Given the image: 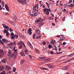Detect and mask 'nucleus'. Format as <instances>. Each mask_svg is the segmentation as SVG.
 Listing matches in <instances>:
<instances>
[{
  "label": "nucleus",
  "instance_id": "1",
  "mask_svg": "<svg viewBox=\"0 0 74 74\" xmlns=\"http://www.w3.org/2000/svg\"><path fill=\"white\" fill-rule=\"evenodd\" d=\"M18 1L20 3H21L23 5H26L27 4V2L25 0H18Z\"/></svg>",
  "mask_w": 74,
  "mask_h": 74
},
{
  "label": "nucleus",
  "instance_id": "2",
  "mask_svg": "<svg viewBox=\"0 0 74 74\" xmlns=\"http://www.w3.org/2000/svg\"><path fill=\"white\" fill-rule=\"evenodd\" d=\"M4 55V53L3 51V50H0V58L3 57Z\"/></svg>",
  "mask_w": 74,
  "mask_h": 74
},
{
  "label": "nucleus",
  "instance_id": "3",
  "mask_svg": "<svg viewBox=\"0 0 74 74\" xmlns=\"http://www.w3.org/2000/svg\"><path fill=\"white\" fill-rule=\"evenodd\" d=\"M5 69V66L3 65L0 66V71H2L4 70Z\"/></svg>",
  "mask_w": 74,
  "mask_h": 74
},
{
  "label": "nucleus",
  "instance_id": "4",
  "mask_svg": "<svg viewBox=\"0 0 74 74\" xmlns=\"http://www.w3.org/2000/svg\"><path fill=\"white\" fill-rule=\"evenodd\" d=\"M36 23H38V24H39V26L41 24V20H37L36 21H35Z\"/></svg>",
  "mask_w": 74,
  "mask_h": 74
},
{
  "label": "nucleus",
  "instance_id": "5",
  "mask_svg": "<svg viewBox=\"0 0 74 74\" xmlns=\"http://www.w3.org/2000/svg\"><path fill=\"white\" fill-rule=\"evenodd\" d=\"M43 11L44 12H46V11H49V12H51V10L47 8H44L43 10Z\"/></svg>",
  "mask_w": 74,
  "mask_h": 74
},
{
  "label": "nucleus",
  "instance_id": "6",
  "mask_svg": "<svg viewBox=\"0 0 74 74\" xmlns=\"http://www.w3.org/2000/svg\"><path fill=\"white\" fill-rule=\"evenodd\" d=\"M37 36L36 37L37 39H38V38L41 39L42 38L41 37H42V34H41L38 35H36Z\"/></svg>",
  "mask_w": 74,
  "mask_h": 74
},
{
  "label": "nucleus",
  "instance_id": "7",
  "mask_svg": "<svg viewBox=\"0 0 74 74\" xmlns=\"http://www.w3.org/2000/svg\"><path fill=\"white\" fill-rule=\"evenodd\" d=\"M32 29L30 28L28 31H27V33L29 34V35H31L32 34V32H32Z\"/></svg>",
  "mask_w": 74,
  "mask_h": 74
},
{
  "label": "nucleus",
  "instance_id": "8",
  "mask_svg": "<svg viewBox=\"0 0 74 74\" xmlns=\"http://www.w3.org/2000/svg\"><path fill=\"white\" fill-rule=\"evenodd\" d=\"M47 66L49 67L50 69H54V66L50 64L47 65Z\"/></svg>",
  "mask_w": 74,
  "mask_h": 74
},
{
  "label": "nucleus",
  "instance_id": "9",
  "mask_svg": "<svg viewBox=\"0 0 74 74\" xmlns=\"http://www.w3.org/2000/svg\"><path fill=\"white\" fill-rule=\"evenodd\" d=\"M5 8L6 9V10L8 11H9V7H8V6L7 5V4H6L5 5Z\"/></svg>",
  "mask_w": 74,
  "mask_h": 74
},
{
  "label": "nucleus",
  "instance_id": "10",
  "mask_svg": "<svg viewBox=\"0 0 74 74\" xmlns=\"http://www.w3.org/2000/svg\"><path fill=\"white\" fill-rule=\"evenodd\" d=\"M2 62L3 63H6V62H7V59H4L1 60Z\"/></svg>",
  "mask_w": 74,
  "mask_h": 74
},
{
  "label": "nucleus",
  "instance_id": "11",
  "mask_svg": "<svg viewBox=\"0 0 74 74\" xmlns=\"http://www.w3.org/2000/svg\"><path fill=\"white\" fill-rule=\"evenodd\" d=\"M28 44L29 47H30V48H33V46H32V44L30 42H28Z\"/></svg>",
  "mask_w": 74,
  "mask_h": 74
},
{
  "label": "nucleus",
  "instance_id": "12",
  "mask_svg": "<svg viewBox=\"0 0 74 74\" xmlns=\"http://www.w3.org/2000/svg\"><path fill=\"white\" fill-rule=\"evenodd\" d=\"M11 50L9 49L8 52V56H11Z\"/></svg>",
  "mask_w": 74,
  "mask_h": 74
},
{
  "label": "nucleus",
  "instance_id": "13",
  "mask_svg": "<svg viewBox=\"0 0 74 74\" xmlns=\"http://www.w3.org/2000/svg\"><path fill=\"white\" fill-rule=\"evenodd\" d=\"M35 52L39 54H40V51H39V50H38V49H35Z\"/></svg>",
  "mask_w": 74,
  "mask_h": 74
},
{
  "label": "nucleus",
  "instance_id": "14",
  "mask_svg": "<svg viewBox=\"0 0 74 74\" xmlns=\"http://www.w3.org/2000/svg\"><path fill=\"white\" fill-rule=\"evenodd\" d=\"M2 41L3 42H9V41H8L5 38L3 39H2Z\"/></svg>",
  "mask_w": 74,
  "mask_h": 74
},
{
  "label": "nucleus",
  "instance_id": "15",
  "mask_svg": "<svg viewBox=\"0 0 74 74\" xmlns=\"http://www.w3.org/2000/svg\"><path fill=\"white\" fill-rule=\"evenodd\" d=\"M60 36H62V37L61 38V39L62 41L63 40H64V38H65V37H63V36H64V35H61Z\"/></svg>",
  "mask_w": 74,
  "mask_h": 74
},
{
  "label": "nucleus",
  "instance_id": "16",
  "mask_svg": "<svg viewBox=\"0 0 74 74\" xmlns=\"http://www.w3.org/2000/svg\"><path fill=\"white\" fill-rule=\"evenodd\" d=\"M45 58H46V57H42L39 58V59L40 60H43V59H45Z\"/></svg>",
  "mask_w": 74,
  "mask_h": 74
},
{
  "label": "nucleus",
  "instance_id": "17",
  "mask_svg": "<svg viewBox=\"0 0 74 74\" xmlns=\"http://www.w3.org/2000/svg\"><path fill=\"white\" fill-rule=\"evenodd\" d=\"M55 40H51V41L50 42L51 44H55Z\"/></svg>",
  "mask_w": 74,
  "mask_h": 74
},
{
  "label": "nucleus",
  "instance_id": "18",
  "mask_svg": "<svg viewBox=\"0 0 74 74\" xmlns=\"http://www.w3.org/2000/svg\"><path fill=\"white\" fill-rule=\"evenodd\" d=\"M25 52L26 55H27L29 54V51L27 50H26L25 51Z\"/></svg>",
  "mask_w": 74,
  "mask_h": 74
},
{
  "label": "nucleus",
  "instance_id": "19",
  "mask_svg": "<svg viewBox=\"0 0 74 74\" xmlns=\"http://www.w3.org/2000/svg\"><path fill=\"white\" fill-rule=\"evenodd\" d=\"M20 55H21L22 56H25V54L24 53L21 52L20 53Z\"/></svg>",
  "mask_w": 74,
  "mask_h": 74
},
{
  "label": "nucleus",
  "instance_id": "20",
  "mask_svg": "<svg viewBox=\"0 0 74 74\" xmlns=\"http://www.w3.org/2000/svg\"><path fill=\"white\" fill-rule=\"evenodd\" d=\"M14 38H16V39H17L19 37L18 35L16 34H14Z\"/></svg>",
  "mask_w": 74,
  "mask_h": 74
},
{
  "label": "nucleus",
  "instance_id": "21",
  "mask_svg": "<svg viewBox=\"0 0 74 74\" xmlns=\"http://www.w3.org/2000/svg\"><path fill=\"white\" fill-rule=\"evenodd\" d=\"M20 44H21V45H23L24 46V47H26V46H25V44L23 43V42L22 41H21L20 42Z\"/></svg>",
  "mask_w": 74,
  "mask_h": 74
},
{
  "label": "nucleus",
  "instance_id": "22",
  "mask_svg": "<svg viewBox=\"0 0 74 74\" xmlns=\"http://www.w3.org/2000/svg\"><path fill=\"white\" fill-rule=\"evenodd\" d=\"M64 6L66 7V8H68L69 6L68 5V4H67V3H65L64 4Z\"/></svg>",
  "mask_w": 74,
  "mask_h": 74
},
{
  "label": "nucleus",
  "instance_id": "23",
  "mask_svg": "<svg viewBox=\"0 0 74 74\" xmlns=\"http://www.w3.org/2000/svg\"><path fill=\"white\" fill-rule=\"evenodd\" d=\"M0 74H6V72L5 71H3Z\"/></svg>",
  "mask_w": 74,
  "mask_h": 74
},
{
  "label": "nucleus",
  "instance_id": "24",
  "mask_svg": "<svg viewBox=\"0 0 74 74\" xmlns=\"http://www.w3.org/2000/svg\"><path fill=\"white\" fill-rule=\"evenodd\" d=\"M40 69L42 70H48L47 69V68H45L42 67V68H41Z\"/></svg>",
  "mask_w": 74,
  "mask_h": 74
},
{
  "label": "nucleus",
  "instance_id": "25",
  "mask_svg": "<svg viewBox=\"0 0 74 74\" xmlns=\"http://www.w3.org/2000/svg\"><path fill=\"white\" fill-rule=\"evenodd\" d=\"M40 31L38 30V33L36 34V35H38L39 34H39L40 33Z\"/></svg>",
  "mask_w": 74,
  "mask_h": 74
},
{
  "label": "nucleus",
  "instance_id": "26",
  "mask_svg": "<svg viewBox=\"0 0 74 74\" xmlns=\"http://www.w3.org/2000/svg\"><path fill=\"white\" fill-rule=\"evenodd\" d=\"M6 68L7 69H8V70H10V69H10V66H6Z\"/></svg>",
  "mask_w": 74,
  "mask_h": 74
},
{
  "label": "nucleus",
  "instance_id": "27",
  "mask_svg": "<svg viewBox=\"0 0 74 74\" xmlns=\"http://www.w3.org/2000/svg\"><path fill=\"white\" fill-rule=\"evenodd\" d=\"M2 26H3L4 28L5 29V27L6 26V25L5 24H2Z\"/></svg>",
  "mask_w": 74,
  "mask_h": 74
},
{
  "label": "nucleus",
  "instance_id": "28",
  "mask_svg": "<svg viewBox=\"0 0 74 74\" xmlns=\"http://www.w3.org/2000/svg\"><path fill=\"white\" fill-rule=\"evenodd\" d=\"M74 54L73 53H72L71 55H68V57H71V56H74Z\"/></svg>",
  "mask_w": 74,
  "mask_h": 74
},
{
  "label": "nucleus",
  "instance_id": "29",
  "mask_svg": "<svg viewBox=\"0 0 74 74\" xmlns=\"http://www.w3.org/2000/svg\"><path fill=\"white\" fill-rule=\"evenodd\" d=\"M45 14H46V15H48L49 14V12L48 11H46L45 12Z\"/></svg>",
  "mask_w": 74,
  "mask_h": 74
},
{
  "label": "nucleus",
  "instance_id": "30",
  "mask_svg": "<svg viewBox=\"0 0 74 74\" xmlns=\"http://www.w3.org/2000/svg\"><path fill=\"white\" fill-rule=\"evenodd\" d=\"M24 62H25V60H23L21 61V64H23Z\"/></svg>",
  "mask_w": 74,
  "mask_h": 74
},
{
  "label": "nucleus",
  "instance_id": "31",
  "mask_svg": "<svg viewBox=\"0 0 74 74\" xmlns=\"http://www.w3.org/2000/svg\"><path fill=\"white\" fill-rule=\"evenodd\" d=\"M36 34H34V35H33V39H34H34H35V38H36Z\"/></svg>",
  "mask_w": 74,
  "mask_h": 74
},
{
  "label": "nucleus",
  "instance_id": "32",
  "mask_svg": "<svg viewBox=\"0 0 74 74\" xmlns=\"http://www.w3.org/2000/svg\"><path fill=\"white\" fill-rule=\"evenodd\" d=\"M33 14V17H34L36 16H37V13H34Z\"/></svg>",
  "mask_w": 74,
  "mask_h": 74
},
{
  "label": "nucleus",
  "instance_id": "33",
  "mask_svg": "<svg viewBox=\"0 0 74 74\" xmlns=\"http://www.w3.org/2000/svg\"><path fill=\"white\" fill-rule=\"evenodd\" d=\"M46 4L47 5V6L48 7H49V4H48V3L47 2H46Z\"/></svg>",
  "mask_w": 74,
  "mask_h": 74
},
{
  "label": "nucleus",
  "instance_id": "34",
  "mask_svg": "<svg viewBox=\"0 0 74 74\" xmlns=\"http://www.w3.org/2000/svg\"><path fill=\"white\" fill-rule=\"evenodd\" d=\"M55 51H58V48L57 47L55 46Z\"/></svg>",
  "mask_w": 74,
  "mask_h": 74
},
{
  "label": "nucleus",
  "instance_id": "35",
  "mask_svg": "<svg viewBox=\"0 0 74 74\" xmlns=\"http://www.w3.org/2000/svg\"><path fill=\"white\" fill-rule=\"evenodd\" d=\"M2 4L3 7H4V2H2Z\"/></svg>",
  "mask_w": 74,
  "mask_h": 74
},
{
  "label": "nucleus",
  "instance_id": "36",
  "mask_svg": "<svg viewBox=\"0 0 74 74\" xmlns=\"http://www.w3.org/2000/svg\"><path fill=\"white\" fill-rule=\"evenodd\" d=\"M44 25V23H41L40 24V27H41L43 25Z\"/></svg>",
  "mask_w": 74,
  "mask_h": 74
},
{
  "label": "nucleus",
  "instance_id": "37",
  "mask_svg": "<svg viewBox=\"0 0 74 74\" xmlns=\"http://www.w3.org/2000/svg\"><path fill=\"white\" fill-rule=\"evenodd\" d=\"M14 19H15V20H16V19H17V17H16V16L14 15Z\"/></svg>",
  "mask_w": 74,
  "mask_h": 74
},
{
  "label": "nucleus",
  "instance_id": "38",
  "mask_svg": "<svg viewBox=\"0 0 74 74\" xmlns=\"http://www.w3.org/2000/svg\"><path fill=\"white\" fill-rule=\"evenodd\" d=\"M14 56V53H13L12 54L11 56V57H13Z\"/></svg>",
  "mask_w": 74,
  "mask_h": 74
},
{
  "label": "nucleus",
  "instance_id": "39",
  "mask_svg": "<svg viewBox=\"0 0 74 74\" xmlns=\"http://www.w3.org/2000/svg\"><path fill=\"white\" fill-rule=\"evenodd\" d=\"M73 5H74V4H73V3H72L69 5V7H71Z\"/></svg>",
  "mask_w": 74,
  "mask_h": 74
},
{
  "label": "nucleus",
  "instance_id": "40",
  "mask_svg": "<svg viewBox=\"0 0 74 74\" xmlns=\"http://www.w3.org/2000/svg\"><path fill=\"white\" fill-rule=\"evenodd\" d=\"M11 36H14V33L12 32L11 34Z\"/></svg>",
  "mask_w": 74,
  "mask_h": 74
},
{
  "label": "nucleus",
  "instance_id": "41",
  "mask_svg": "<svg viewBox=\"0 0 74 74\" xmlns=\"http://www.w3.org/2000/svg\"><path fill=\"white\" fill-rule=\"evenodd\" d=\"M73 60V58H71L70 60H67V61L68 62H70V61H71V60Z\"/></svg>",
  "mask_w": 74,
  "mask_h": 74
},
{
  "label": "nucleus",
  "instance_id": "42",
  "mask_svg": "<svg viewBox=\"0 0 74 74\" xmlns=\"http://www.w3.org/2000/svg\"><path fill=\"white\" fill-rule=\"evenodd\" d=\"M5 29H9V27L8 26H6Z\"/></svg>",
  "mask_w": 74,
  "mask_h": 74
},
{
  "label": "nucleus",
  "instance_id": "43",
  "mask_svg": "<svg viewBox=\"0 0 74 74\" xmlns=\"http://www.w3.org/2000/svg\"><path fill=\"white\" fill-rule=\"evenodd\" d=\"M14 52H16L17 51H18V49H14Z\"/></svg>",
  "mask_w": 74,
  "mask_h": 74
},
{
  "label": "nucleus",
  "instance_id": "44",
  "mask_svg": "<svg viewBox=\"0 0 74 74\" xmlns=\"http://www.w3.org/2000/svg\"><path fill=\"white\" fill-rule=\"evenodd\" d=\"M29 56L30 58V59H32V56L31 55H29Z\"/></svg>",
  "mask_w": 74,
  "mask_h": 74
},
{
  "label": "nucleus",
  "instance_id": "45",
  "mask_svg": "<svg viewBox=\"0 0 74 74\" xmlns=\"http://www.w3.org/2000/svg\"><path fill=\"white\" fill-rule=\"evenodd\" d=\"M9 30L10 31V32H13V30H12V29H11V28H10L9 29Z\"/></svg>",
  "mask_w": 74,
  "mask_h": 74
},
{
  "label": "nucleus",
  "instance_id": "46",
  "mask_svg": "<svg viewBox=\"0 0 74 74\" xmlns=\"http://www.w3.org/2000/svg\"><path fill=\"white\" fill-rule=\"evenodd\" d=\"M21 37L22 38H25V37H24V36H23V35H21Z\"/></svg>",
  "mask_w": 74,
  "mask_h": 74
},
{
  "label": "nucleus",
  "instance_id": "47",
  "mask_svg": "<svg viewBox=\"0 0 74 74\" xmlns=\"http://www.w3.org/2000/svg\"><path fill=\"white\" fill-rule=\"evenodd\" d=\"M4 32L5 33H7V32H8V31H7V30H5L4 31Z\"/></svg>",
  "mask_w": 74,
  "mask_h": 74
},
{
  "label": "nucleus",
  "instance_id": "48",
  "mask_svg": "<svg viewBox=\"0 0 74 74\" xmlns=\"http://www.w3.org/2000/svg\"><path fill=\"white\" fill-rule=\"evenodd\" d=\"M42 44L44 45H45V44H46V42H43L42 43Z\"/></svg>",
  "mask_w": 74,
  "mask_h": 74
},
{
  "label": "nucleus",
  "instance_id": "49",
  "mask_svg": "<svg viewBox=\"0 0 74 74\" xmlns=\"http://www.w3.org/2000/svg\"><path fill=\"white\" fill-rule=\"evenodd\" d=\"M22 45H21L19 47V48L20 49H22Z\"/></svg>",
  "mask_w": 74,
  "mask_h": 74
},
{
  "label": "nucleus",
  "instance_id": "50",
  "mask_svg": "<svg viewBox=\"0 0 74 74\" xmlns=\"http://www.w3.org/2000/svg\"><path fill=\"white\" fill-rule=\"evenodd\" d=\"M32 28L33 29H36V27L34 26H33L32 27Z\"/></svg>",
  "mask_w": 74,
  "mask_h": 74
},
{
  "label": "nucleus",
  "instance_id": "51",
  "mask_svg": "<svg viewBox=\"0 0 74 74\" xmlns=\"http://www.w3.org/2000/svg\"><path fill=\"white\" fill-rule=\"evenodd\" d=\"M48 47L49 48H52V46L51 45H49Z\"/></svg>",
  "mask_w": 74,
  "mask_h": 74
},
{
  "label": "nucleus",
  "instance_id": "52",
  "mask_svg": "<svg viewBox=\"0 0 74 74\" xmlns=\"http://www.w3.org/2000/svg\"><path fill=\"white\" fill-rule=\"evenodd\" d=\"M13 44L15 45H16V42H15V41H14V42H13Z\"/></svg>",
  "mask_w": 74,
  "mask_h": 74
},
{
  "label": "nucleus",
  "instance_id": "53",
  "mask_svg": "<svg viewBox=\"0 0 74 74\" xmlns=\"http://www.w3.org/2000/svg\"><path fill=\"white\" fill-rule=\"evenodd\" d=\"M12 39H14V38H15V36H12Z\"/></svg>",
  "mask_w": 74,
  "mask_h": 74
},
{
  "label": "nucleus",
  "instance_id": "54",
  "mask_svg": "<svg viewBox=\"0 0 74 74\" xmlns=\"http://www.w3.org/2000/svg\"><path fill=\"white\" fill-rule=\"evenodd\" d=\"M71 3H72V0H71L70 1H69V3L70 4Z\"/></svg>",
  "mask_w": 74,
  "mask_h": 74
},
{
  "label": "nucleus",
  "instance_id": "55",
  "mask_svg": "<svg viewBox=\"0 0 74 74\" xmlns=\"http://www.w3.org/2000/svg\"><path fill=\"white\" fill-rule=\"evenodd\" d=\"M34 12H36V11H37V9L36 8L34 9Z\"/></svg>",
  "mask_w": 74,
  "mask_h": 74
},
{
  "label": "nucleus",
  "instance_id": "56",
  "mask_svg": "<svg viewBox=\"0 0 74 74\" xmlns=\"http://www.w3.org/2000/svg\"><path fill=\"white\" fill-rule=\"evenodd\" d=\"M63 45H66V42H64L63 43Z\"/></svg>",
  "mask_w": 74,
  "mask_h": 74
},
{
  "label": "nucleus",
  "instance_id": "57",
  "mask_svg": "<svg viewBox=\"0 0 74 74\" xmlns=\"http://www.w3.org/2000/svg\"><path fill=\"white\" fill-rule=\"evenodd\" d=\"M1 7V5H0V10H2V8Z\"/></svg>",
  "mask_w": 74,
  "mask_h": 74
},
{
  "label": "nucleus",
  "instance_id": "58",
  "mask_svg": "<svg viewBox=\"0 0 74 74\" xmlns=\"http://www.w3.org/2000/svg\"><path fill=\"white\" fill-rule=\"evenodd\" d=\"M16 71V68H15L13 70V72H15Z\"/></svg>",
  "mask_w": 74,
  "mask_h": 74
},
{
  "label": "nucleus",
  "instance_id": "59",
  "mask_svg": "<svg viewBox=\"0 0 74 74\" xmlns=\"http://www.w3.org/2000/svg\"><path fill=\"white\" fill-rule=\"evenodd\" d=\"M50 53L51 54H53V51H51L50 52Z\"/></svg>",
  "mask_w": 74,
  "mask_h": 74
},
{
  "label": "nucleus",
  "instance_id": "60",
  "mask_svg": "<svg viewBox=\"0 0 74 74\" xmlns=\"http://www.w3.org/2000/svg\"><path fill=\"white\" fill-rule=\"evenodd\" d=\"M50 60H51V59H50V58L47 59V62H49L50 61Z\"/></svg>",
  "mask_w": 74,
  "mask_h": 74
},
{
  "label": "nucleus",
  "instance_id": "61",
  "mask_svg": "<svg viewBox=\"0 0 74 74\" xmlns=\"http://www.w3.org/2000/svg\"><path fill=\"white\" fill-rule=\"evenodd\" d=\"M30 16H33V14H30Z\"/></svg>",
  "mask_w": 74,
  "mask_h": 74
},
{
  "label": "nucleus",
  "instance_id": "62",
  "mask_svg": "<svg viewBox=\"0 0 74 74\" xmlns=\"http://www.w3.org/2000/svg\"><path fill=\"white\" fill-rule=\"evenodd\" d=\"M65 19V17H63V18H62V20L63 21H64Z\"/></svg>",
  "mask_w": 74,
  "mask_h": 74
},
{
  "label": "nucleus",
  "instance_id": "63",
  "mask_svg": "<svg viewBox=\"0 0 74 74\" xmlns=\"http://www.w3.org/2000/svg\"><path fill=\"white\" fill-rule=\"evenodd\" d=\"M52 25L53 26H55V24L53 23Z\"/></svg>",
  "mask_w": 74,
  "mask_h": 74
},
{
  "label": "nucleus",
  "instance_id": "64",
  "mask_svg": "<svg viewBox=\"0 0 74 74\" xmlns=\"http://www.w3.org/2000/svg\"><path fill=\"white\" fill-rule=\"evenodd\" d=\"M65 69H68V67L66 66V67H64Z\"/></svg>",
  "mask_w": 74,
  "mask_h": 74
}]
</instances>
